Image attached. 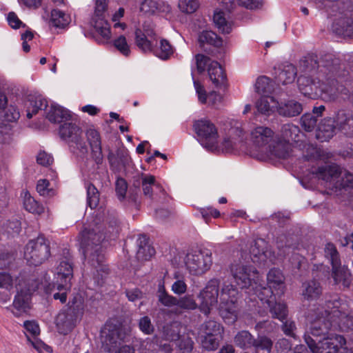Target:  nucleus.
Wrapping results in <instances>:
<instances>
[{
  "mask_svg": "<svg viewBox=\"0 0 353 353\" xmlns=\"http://www.w3.org/2000/svg\"><path fill=\"white\" fill-rule=\"evenodd\" d=\"M301 65L306 71L317 68L319 81L330 85L329 88L322 89L325 94H328L330 100H334L340 94L348 97L352 101L353 91L351 92L340 81L347 72L341 69L340 60L335 55L327 53L322 55L319 60L316 55H310L302 62Z\"/></svg>",
  "mask_w": 353,
  "mask_h": 353,
  "instance_id": "f257e3e1",
  "label": "nucleus"
},
{
  "mask_svg": "<svg viewBox=\"0 0 353 353\" xmlns=\"http://www.w3.org/2000/svg\"><path fill=\"white\" fill-rule=\"evenodd\" d=\"M301 65L306 71L317 68L319 81L330 85L329 88L322 89L325 94H328L330 100H334L340 94L348 97L352 101L353 91L351 92L340 81L347 72L341 69L340 60L335 55L327 53L322 55L319 60L316 55H310L302 62Z\"/></svg>",
  "mask_w": 353,
  "mask_h": 353,
  "instance_id": "f03ea898",
  "label": "nucleus"
},
{
  "mask_svg": "<svg viewBox=\"0 0 353 353\" xmlns=\"http://www.w3.org/2000/svg\"><path fill=\"white\" fill-rule=\"evenodd\" d=\"M332 323L323 316L316 318L312 323L309 332L304 334V341L312 353H353L341 335L327 336Z\"/></svg>",
  "mask_w": 353,
  "mask_h": 353,
  "instance_id": "7ed1b4c3",
  "label": "nucleus"
},
{
  "mask_svg": "<svg viewBox=\"0 0 353 353\" xmlns=\"http://www.w3.org/2000/svg\"><path fill=\"white\" fill-rule=\"evenodd\" d=\"M105 238L99 228L85 229L81 233L80 243L83 253L88 257V263L96 270L98 275L100 272L108 273V268L104 265L105 256L101 245Z\"/></svg>",
  "mask_w": 353,
  "mask_h": 353,
  "instance_id": "20e7f679",
  "label": "nucleus"
},
{
  "mask_svg": "<svg viewBox=\"0 0 353 353\" xmlns=\"http://www.w3.org/2000/svg\"><path fill=\"white\" fill-rule=\"evenodd\" d=\"M322 316L332 323V328L339 327L341 331L353 330V315L350 313L349 306L337 296L325 301L317 318Z\"/></svg>",
  "mask_w": 353,
  "mask_h": 353,
  "instance_id": "39448f33",
  "label": "nucleus"
},
{
  "mask_svg": "<svg viewBox=\"0 0 353 353\" xmlns=\"http://www.w3.org/2000/svg\"><path fill=\"white\" fill-rule=\"evenodd\" d=\"M66 306L58 314L55 320L57 327L63 334L70 331L77 322L81 319L85 308L84 299L80 294H77Z\"/></svg>",
  "mask_w": 353,
  "mask_h": 353,
  "instance_id": "423d86ee",
  "label": "nucleus"
},
{
  "mask_svg": "<svg viewBox=\"0 0 353 353\" xmlns=\"http://www.w3.org/2000/svg\"><path fill=\"white\" fill-rule=\"evenodd\" d=\"M63 258L57 268V281L46 288L48 292H70L71 288L70 280L73 277V262L69 250H63Z\"/></svg>",
  "mask_w": 353,
  "mask_h": 353,
  "instance_id": "0eeeda50",
  "label": "nucleus"
},
{
  "mask_svg": "<svg viewBox=\"0 0 353 353\" xmlns=\"http://www.w3.org/2000/svg\"><path fill=\"white\" fill-rule=\"evenodd\" d=\"M234 343L236 346L247 350L254 348V353L263 352L270 353L273 348L274 342L265 334H258L255 338L249 331L241 330L234 337Z\"/></svg>",
  "mask_w": 353,
  "mask_h": 353,
  "instance_id": "6e6552de",
  "label": "nucleus"
},
{
  "mask_svg": "<svg viewBox=\"0 0 353 353\" xmlns=\"http://www.w3.org/2000/svg\"><path fill=\"white\" fill-rule=\"evenodd\" d=\"M50 256V243L42 235L30 240L25 247L24 259L30 265H39L48 260Z\"/></svg>",
  "mask_w": 353,
  "mask_h": 353,
  "instance_id": "1a4fd4ad",
  "label": "nucleus"
},
{
  "mask_svg": "<svg viewBox=\"0 0 353 353\" xmlns=\"http://www.w3.org/2000/svg\"><path fill=\"white\" fill-rule=\"evenodd\" d=\"M325 256L330 261L332 267V278L336 284L341 283L343 288L350 287L352 279L347 268L341 265L339 254L333 243H328L325 248Z\"/></svg>",
  "mask_w": 353,
  "mask_h": 353,
  "instance_id": "9d476101",
  "label": "nucleus"
},
{
  "mask_svg": "<svg viewBox=\"0 0 353 353\" xmlns=\"http://www.w3.org/2000/svg\"><path fill=\"white\" fill-rule=\"evenodd\" d=\"M185 264L190 274H203L210 268L212 264V252L208 249L192 250L187 254Z\"/></svg>",
  "mask_w": 353,
  "mask_h": 353,
  "instance_id": "9b49d317",
  "label": "nucleus"
},
{
  "mask_svg": "<svg viewBox=\"0 0 353 353\" xmlns=\"http://www.w3.org/2000/svg\"><path fill=\"white\" fill-rule=\"evenodd\" d=\"M230 273L239 288L248 289L259 281V274L252 265L234 263L230 266Z\"/></svg>",
  "mask_w": 353,
  "mask_h": 353,
  "instance_id": "f8f14e48",
  "label": "nucleus"
},
{
  "mask_svg": "<svg viewBox=\"0 0 353 353\" xmlns=\"http://www.w3.org/2000/svg\"><path fill=\"white\" fill-rule=\"evenodd\" d=\"M220 282L219 279H210L197 295L200 300L199 310L206 316L210 314L212 307L218 303Z\"/></svg>",
  "mask_w": 353,
  "mask_h": 353,
  "instance_id": "ddd939ff",
  "label": "nucleus"
},
{
  "mask_svg": "<svg viewBox=\"0 0 353 353\" xmlns=\"http://www.w3.org/2000/svg\"><path fill=\"white\" fill-rule=\"evenodd\" d=\"M194 128L204 148L208 150H214L217 148L218 132L214 123L209 120L201 119L194 123Z\"/></svg>",
  "mask_w": 353,
  "mask_h": 353,
  "instance_id": "4468645a",
  "label": "nucleus"
},
{
  "mask_svg": "<svg viewBox=\"0 0 353 353\" xmlns=\"http://www.w3.org/2000/svg\"><path fill=\"white\" fill-rule=\"evenodd\" d=\"M108 0H96L94 14L92 19V24L96 31L105 39L110 38V26L106 19L105 12Z\"/></svg>",
  "mask_w": 353,
  "mask_h": 353,
  "instance_id": "2eb2a0df",
  "label": "nucleus"
},
{
  "mask_svg": "<svg viewBox=\"0 0 353 353\" xmlns=\"http://www.w3.org/2000/svg\"><path fill=\"white\" fill-rule=\"evenodd\" d=\"M142 187L143 194L152 201L163 202L165 199L166 192L163 187L156 182L152 175L142 174Z\"/></svg>",
  "mask_w": 353,
  "mask_h": 353,
  "instance_id": "dca6fc26",
  "label": "nucleus"
},
{
  "mask_svg": "<svg viewBox=\"0 0 353 353\" xmlns=\"http://www.w3.org/2000/svg\"><path fill=\"white\" fill-rule=\"evenodd\" d=\"M273 136V131L270 128L264 126L255 128L251 133L253 144L263 152L266 151L274 140Z\"/></svg>",
  "mask_w": 353,
  "mask_h": 353,
  "instance_id": "f3484780",
  "label": "nucleus"
},
{
  "mask_svg": "<svg viewBox=\"0 0 353 353\" xmlns=\"http://www.w3.org/2000/svg\"><path fill=\"white\" fill-rule=\"evenodd\" d=\"M334 33L344 37L353 38V10L344 13L332 24Z\"/></svg>",
  "mask_w": 353,
  "mask_h": 353,
  "instance_id": "a211bd4d",
  "label": "nucleus"
},
{
  "mask_svg": "<svg viewBox=\"0 0 353 353\" xmlns=\"http://www.w3.org/2000/svg\"><path fill=\"white\" fill-rule=\"evenodd\" d=\"M86 137L91 148L92 158L97 165L102 164L103 155L99 132L95 129L90 128L86 131Z\"/></svg>",
  "mask_w": 353,
  "mask_h": 353,
  "instance_id": "6ab92c4d",
  "label": "nucleus"
},
{
  "mask_svg": "<svg viewBox=\"0 0 353 353\" xmlns=\"http://www.w3.org/2000/svg\"><path fill=\"white\" fill-rule=\"evenodd\" d=\"M171 10L170 5L157 0H140L139 12L145 15L158 13H168Z\"/></svg>",
  "mask_w": 353,
  "mask_h": 353,
  "instance_id": "aec40b11",
  "label": "nucleus"
},
{
  "mask_svg": "<svg viewBox=\"0 0 353 353\" xmlns=\"http://www.w3.org/2000/svg\"><path fill=\"white\" fill-rule=\"evenodd\" d=\"M310 54H308L307 56L305 57L303 59H302L300 62V67L303 69V72L305 73H314L316 72L318 74L317 79L318 81L316 82L315 79H312L310 77H307L305 75L300 76L298 78L297 83L299 88L301 91V92L304 94L305 96H310L313 92L315 90V89L317 88V83H319L321 81H319V74L318 72L317 68L312 71H306L305 68L301 65L302 62L304 61V60Z\"/></svg>",
  "mask_w": 353,
  "mask_h": 353,
  "instance_id": "412c9836",
  "label": "nucleus"
},
{
  "mask_svg": "<svg viewBox=\"0 0 353 353\" xmlns=\"http://www.w3.org/2000/svg\"><path fill=\"white\" fill-rule=\"evenodd\" d=\"M208 72L210 80L216 88L219 89L226 88L227 76L219 62L212 61L208 68Z\"/></svg>",
  "mask_w": 353,
  "mask_h": 353,
  "instance_id": "4be33fe9",
  "label": "nucleus"
},
{
  "mask_svg": "<svg viewBox=\"0 0 353 353\" xmlns=\"http://www.w3.org/2000/svg\"><path fill=\"white\" fill-rule=\"evenodd\" d=\"M102 343L105 351L113 352L118 345L124 340L125 333L120 328L109 330L108 332H103Z\"/></svg>",
  "mask_w": 353,
  "mask_h": 353,
  "instance_id": "5701e85b",
  "label": "nucleus"
},
{
  "mask_svg": "<svg viewBox=\"0 0 353 353\" xmlns=\"http://www.w3.org/2000/svg\"><path fill=\"white\" fill-rule=\"evenodd\" d=\"M136 257L139 261H149L155 254L154 248L145 234H140L137 240Z\"/></svg>",
  "mask_w": 353,
  "mask_h": 353,
  "instance_id": "b1692460",
  "label": "nucleus"
},
{
  "mask_svg": "<svg viewBox=\"0 0 353 353\" xmlns=\"http://www.w3.org/2000/svg\"><path fill=\"white\" fill-rule=\"evenodd\" d=\"M336 123L339 130L347 136H353V112L339 110L336 115Z\"/></svg>",
  "mask_w": 353,
  "mask_h": 353,
  "instance_id": "393cba45",
  "label": "nucleus"
},
{
  "mask_svg": "<svg viewBox=\"0 0 353 353\" xmlns=\"http://www.w3.org/2000/svg\"><path fill=\"white\" fill-rule=\"evenodd\" d=\"M27 112V117L31 119L39 110L46 109L48 102L41 94H29L25 103Z\"/></svg>",
  "mask_w": 353,
  "mask_h": 353,
  "instance_id": "a878e982",
  "label": "nucleus"
},
{
  "mask_svg": "<svg viewBox=\"0 0 353 353\" xmlns=\"http://www.w3.org/2000/svg\"><path fill=\"white\" fill-rule=\"evenodd\" d=\"M336 128V119H323L317 127L316 138L321 141H328L334 135Z\"/></svg>",
  "mask_w": 353,
  "mask_h": 353,
  "instance_id": "bb28decb",
  "label": "nucleus"
},
{
  "mask_svg": "<svg viewBox=\"0 0 353 353\" xmlns=\"http://www.w3.org/2000/svg\"><path fill=\"white\" fill-rule=\"evenodd\" d=\"M232 130L238 134L239 139L225 138L220 144L216 142L217 148L212 150V152L230 153L238 150L239 145L243 143V130L239 128L232 129Z\"/></svg>",
  "mask_w": 353,
  "mask_h": 353,
  "instance_id": "cd10ccee",
  "label": "nucleus"
},
{
  "mask_svg": "<svg viewBox=\"0 0 353 353\" xmlns=\"http://www.w3.org/2000/svg\"><path fill=\"white\" fill-rule=\"evenodd\" d=\"M219 313L228 323H233L237 319V301H220Z\"/></svg>",
  "mask_w": 353,
  "mask_h": 353,
  "instance_id": "c85d7f7f",
  "label": "nucleus"
},
{
  "mask_svg": "<svg viewBox=\"0 0 353 353\" xmlns=\"http://www.w3.org/2000/svg\"><path fill=\"white\" fill-rule=\"evenodd\" d=\"M303 111L301 103L294 100L278 103L277 112L283 117H293L299 115Z\"/></svg>",
  "mask_w": 353,
  "mask_h": 353,
  "instance_id": "c756f323",
  "label": "nucleus"
},
{
  "mask_svg": "<svg viewBox=\"0 0 353 353\" xmlns=\"http://www.w3.org/2000/svg\"><path fill=\"white\" fill-rule=\"evenodd\" d=\"M108 160L110 168L112 170H120L121 167H125L128 164L130 157L126 150L119 149L116 154L110 151L108 155Z\"/></svg>",
  "mask_w": 353,
  "mask_h": 353,
  "instance_id": "7c9ffc66",
  "label": "nucleus"
},
{
  "mask_svg": "<svg viewBox=\"0 0 353 353\" xmlns=\"http://www.w3.org/2000/svg\"><path fill=\"white\" fill-rule=\"evenodd\" d=\"M198 41L199 46L205 51H207L205 45L215 48H220L223 45L222 39L215 32L209 30L202 31L199 35Z\"/></svg>",
  "mask_w": 353,
  "mask_h": 353,
  "instance_id": "2f4dec72",
  "label": "nucleus"
},
{
  "mask_svg": "<svg viewBox=\"0 0 353 353\" xmlns=\"http://www.w3.org/2000/svg\"><path fill=\"white\" fill-rule=\"evenodd\" d=\"M69 150L71 153L78 158L84 159L88 152V146L82 137V133L74 137V139H70L68 143Z\"/></svg>",
  "mask_w": 353,
  "mask_h": 353,
  "instance_id": "473e14b6",
  "label": "nucleus"
},
{
  "mask_svg": "<svg viewBox=\"0 0 353 353\" xmlns=\"http://www.w3.org/2000/svg\"><path fill=\"white\" fill-rule=\"evenodd\" d=\"M319 179L325 181H330L332 179L338 178L341 174L340 168L336 165L321 166L312 171Z\"/></svg>",
  "mask_w": 353,
  "mask_h": 353,
  "instance_id": "72a5a7b5",
  "label": "nucleus"
},
{
  "mask_svg": "<svg viewBox=\"0 0 353 353\" xmlns=\"http://www.w3.org/2000/svg\"><path fill=\"white\" fill-rule=\"evenodd\" d=\"M70 112L58 105H52L47 113V119L52 123H61L70 119Z\"/></svg>",
  "mask_w": 353,
  "mask_h": 353,
  "instance_id": "f704fd0d",
  "label": "nucleus"
},
{
  "mask_svg": "<svg viewBox=\"0 0 353 353\" xmlns=\"http://www.w3.org/2000/svg\"><path fill=\"white\" fill-rule=\"evenodd\" d=\"M279 102L273 97L262 96L256 103L257 112L264 114L270 115L274 112V108L277 109Z\"/></svg>",
  "mask_w": 353,
  "mask_h": 353,
  "instance_id": "c9c22d12",
  "label": "nucleus"
},
{
  "mask_svg": "<svg viewBox=\"0 0 353 353\" xmlns=\"http://www.w3.org/2000/svg\"><path fill=\"white\" fill-rule=\"evenodd\" d=\"M59 132L60 137L68 143L74 136L82 133V130L75 123L65 121L60 125Z\"/></svg>",
  "mask_w": 353,
  "mask_h": 353,
  "instance_id": "e433bc0d",
  "label": "nucleus"
},
{
  "mask_svg": "<svg viewBox=\"0 0 353 353\" xmlns=\"http://www.w3.org/2000/svg\"><path fill=\"white\" fill-rule=\"evenodd\" d=\"M265 152L280 159H286L289 155V147L285 142L274 139Z\"/></svg>",
  "mask_w": 353,
  "mask_h": 353,
  "instance_id": "4c0bfd02",
  "label": "nucleus"
},
{
  "mask_svg": "<svg viewBox=\"0 0 353 353\" xmlns=\"http://www.w3.org/2000/svg\"><path fill=\"white\" fill-rule=\"evenodd\" d=\"M303 295L307 300L318 299L322 293V288L319 281L311 280L303 283Z\"/></svg>",
  "mask_w": 353,
  "mask_h": 353,
  "instance_id": "58836bf2",
  "label": "nucleus"
},
{
  "mask_svg": "<svg viewBox=\"0 0 353 353\" xmlns=\"http://www.w3.org/2000/svg\"><path fill=\"white\" fill-rule=\"evenodd\" d=\"M268 285L283 293L284 288V276L282 272L277 268L271 269L267 274Z\"/></svg>",
  "mask_w": 353,
  "mask_h": 353,
  "instance_id": "ea45409f",
  "label": "nucleus"
},
{
  "mask_svg": "<svg viewBox=\"0 0 353 353\" xmlns=\"http://www.w3.org/2000/svg\"><path fill=\"white\" fill-rule=\"evenodd\" d=\"M261 280L259 278V281L257 283H254L252 288L254 290L255 294L257 296L261 299V301H264L268 303V306H270V304L273 303L274 299L273 297V288H270L269 285L268 287L263 286L261 283Z\"/></svg>",
  "mask_w": 353,
  "mask_h": 353,
  "instance_id": "a19ab883",
  "label": "nucleus"
},
{
  "mask_svg": "<svg viewBox=\"0 0 353 353\" xmlns=\"http://www.w3.org/2000/svg\"><path fill=\"white\" fill-rule=\"evenodd\" d=\"M28 298L24 294L23 290L17 292L12 303L14 310L12 311L16 316H20L23 313L27 312L29 308Z\"/></svg>",
  "mask_w": 353,
  "mask_h": 353,
  "instance_id": "79ce46f5",
  "label": "nucleus"
},
{
  "mask_svg": "<svg viewBox=\"0 0 353 353\" xmlns=\"http://www.w3.org/2000/svg\"><path fill=\"white\" fill-rule=\"evenodd\" d=\"M296 76V68L292 64H288L279 71L276 79L279 83L283 85L292 83Z\"/></svg>",
  "mask_w": 353,
  "mask_h": 353,
  "instance_id": "37998d69",
  "label": "nucleus"
},
{
  "mask_svg": "<svg viewBox=\"0 0 353 353\" xmlns=\"http://www.w3.org/2000/svg\"><path fill=\"white\" fill-rule=\"evenodd\" d=\"M150 52L162 60H167L172 55L174 50L169 41L162 39L159 46L158 47L157 44L153 46Z\"/></svg>",
  "mask_w": 353,
  "mask_h": 353,
  "instance_id": "c03bdc74",
  "label": "nucleus"
},
{
  "mask_svg": "<svg viewBox=\"0 0 353 353\" xmlns=\"http://www.w3.org/2000/svg\"><path fill=\"white\" fill-rule=\"evenodd\" d=\"M181 325L180 323L174 321L167 324L163 327V335L165 340L170 342H176L181 337L180 332Z\"/></svg>",
  "mask_w": 353,
  "mask_h": 353,
  "instance_id": "a18cd8bd",
  "label": "nucleus"
},
{
  "mask_svg": "<svg viewBox=\"0 0 353 353\" xmlns=\"http://www.w3.org/2000/svg\"><path fill=\"white\" fill-rule=\"evenodd\" d=\"M201 331L203 335H212L221 338L223 336L224 329L223 327L218 322L214 320H208L205 321L201 325Z\"/></svg>",
  "mask_w": 353,
  "mask_h": 353,
  "instance_id": "49530a36",
  "label": "nucleus"
},
{
  "mask_svg": "<svg viewBox=\"0 0 353 353\" xmlns=\"http://www.w3.org/2000/svg\"><path fill=\"white\" fill-rule=\"evenodd\" d=\"M255 89L259 94L263 96H270L274 91V86L270 78L265 76H261L256 79Z\"/></svg>",
  "mask_w": 353,
  "mask_h": 353,
  "instance_id": "de8ad7c7",
  "label": "nucleus"
},
{
  "mask_svg": "<svg viewBox=\"0 0 353 353\" xmlns=\"http://www.w3.org/2000/svg\"><path fill=\"white\" fill-rule=\"evenodd\" d=\"M134 34L137 46L144 53L151 52L152 47L155 46V42L146 37L143 33H142L141 29H137Z\"/></svg>",
  "mask_w": 353,
  "mask_h": 353,
  "instance_id": "09e8293b",
  "label": "nucleus"
},
{
  "mask_svg": "<svg viewBox=\"0 0 353 353\" xmlns=\"http://www.w3.org/2000/svg\"><path fill=\"white\" fill-rule=\"evenodd\" d=\"M24 208L32 214H41L44 212V207L37 201L28 192H26L23 199Z\"/></svg>",
  "mask_w": 353,
  "mask_h": 353,
  "instance_id": "8fccbe9b",
  "label": "nucleus"
},
{
  "mask_svg": "<svg viewBox=\"0 0 353 353\" xmlns=\"http://www.w3.org/2000/svg\"><path fill=\"white\" fill-rule=\"evenodd\" d=\"M87 205L91 209H95L99 204L100 193L97 188L92 183L86 186Z\"/></svg>",
  "mask_w": 353,
  "mask_h": 353,
  "instance_id": "3c124183",
  "label": "nucleus"
},
{
  "mask_svg": "<svg viewBox=\"0 0 353 353\" xmlns=\"http://www.w3.org/2000/svg\"><path fill=\"white\" fill-rule=\"evenodd\" d=\"M176 306L182 310L190 311L199 309V305L196 303L192 294H185L177 299Z\"/></svg>",
  "mask_w": 353,
  "mask_h": 353,
  "instance_id": "603ef678",
  "label": "nucleus"
},
{
  "mask_svg": "<svg viewBox=\"0 0 353 353\" xmlns=\"http://www.w3.org/2000/svg\"><path fill=\"white\" fill-rule=\"evenodd\" d=\"M265 244L264 240L259 239L253 241L250 244V253L251 259L254 263L256 261V259H260L265 254Z\"/></svg>",
  "mask_w": 353,
  "mask_h": 353,
  "instance_id": "864d4df0",
  "label": "nucleus"
},
{
  "mask_svg": "<svg viewBox=\"0 0 353 353\" xmlns=\"http://www.w3.org/2000/svg\"><path fill=\"white\" fill-rule=\"evenodd\" d=\"M297 241V236H287L285 234H281L276 239V246L279 250H282L283 248L295 249L298 245Z\"/></svg>",
  "mask_w": 353,
  "mask_h": 353,
  "instance_id": "5fc2aeb1",
  "label": "nucleus"
},
{
  "mask_svg": "<svg viewBox=\"0 0 353 353\" xmlns=\"http://www.w3.org/2000/svg\"><path fill=\"white\" fill-rule=\"evenodd\" d=\"M177 299L178 298L169 294L163 285L159 286L158 290V301L163 305L168 307L176 306Z\"/></svg>",
  "mask_w": 353,
  "mask_h": 353,
  "instance_id": "6e6d98bb",
  "label": "nucleus"
},
{
  "mask_svg": "<svg viewBox=\"0 0 353 353\" xmlns=\"http://www.w3.org/2000/svg\"><path fill=\"white\" fill-rule=\"evenodd\" d=\"M269 307L273 318L278 319L281 322L285 320L288 316V308L285 303L275 302L274 304L271 303Z\"/></svg>",
  "mask_w": 353,
  "mask_h": 353,
  "instance_id": "4d7b16f0",
  "label": "nucleus"
},
{
  "mask_svg": "<svg viewBox=\"0 0 353 353\" xmlns=\"http://www.w3.org/2000/svg\"><path fill=\"white\" fill-rule=\"evenodd\" d=\"M223 339V336L221 338L212 335H201V343L203 348L208 351H213L218 348L220 341Z\"/></svg>",
  "mask_w": 353,
  "mask_h": 353,
  "instance_id": "13d9d810",
  "label": "nucleus"
},
{
  "mask_svg": "<svg viewBox=\"0 0 353 353\" xmlns=\"http://www.w3.org/2000/svg\"><path fill=\"white\" fill-rule=\"evenodd\" d=\"M238 290L232 284L224 283L220 294V301H237Z\"/></svg>",
  "mask_w": 353,
  "mask_h": 353,
  "instance_id": "bf43d9fd",
  "label": "nucleus"
},
{
  "mask_svg": "<svg viewBox=\"0 0 353 353\" xmlns=\"http://www.w3.org/2000/svg\"><path fill=\"white\" fill-rule=\"evenodd\" d=\"M215 26L223 34H229L231 30V25L226 21L223 12H216L213 17Z\"/></svg>",
  "mask_w": 353,
  "mask_h": 353,
  "instance_id": "052dcab7",
  "label": "nucleus"
},
{
  "mask_svg": "<svg viewBox=\"0 0 353 353\" xmlns=\"http://www.w3.org/2000/svg\"><path fill=\"white\" fill-rule=\"evenodd\" d=\"M318 119L312 113H305L301 118L302 128L307 132L313 131L317 126Z\"/></svg>",
  "mask_w": 353,
  "mask_h": 353,
  "instance_id": "680f3d73",
  "label": "nucleus"
},
{
  "mask_svg": "<svg viewBox=\"0 0 353 353\" xmlns=\"http://www.w3.org/2000/svg\"><path fill=\"white\" fill-rule=\"evenodd\" d=\"M51 23L57 28H63L68 23L65 14L57 9H54L51 12Z\"/></svg>",
  "mask_w": 353,
  "mask_h": 353,
  "instance_id": "e2e57ef3",
  "label": "nucleus"
},
{
  "mask_svg": "<svg viewBox=\"0 0 353 353\" xmlns=\"http://www.w3.org/2000/svg\"><path fill=\"white\" fill-rule=\"evenodd\" d=\"M299 132V129L297 126L290 123L283 125L281 128L282 136L288 141H296Z\"/></svg>",
  "mask_w": 353,
  "mask_h": 353,
  "instance_id": "0e129e2a",
  "label": "nucleus"
},
{
  "mask_svg": "<svg viewBox=\"0 0 353 353\" xmlns=\"http://www.w3.org/2000/svg\"><path fill=\"white\" fill-rule=\"evenodd\" d=\"M50 182L47 179H40L37 184V192L43 196L52 197L55 195V190L53 188H49Z\"/></svg>",
  "mask_w": 353,
  "mask_h": 353,
  "instance_id": "69168bd1",
  "label": "nucleus"
},
{
  "mask_svg": "<svg viewBox=\"0 0 353 353\" xmlns=\"http://www.w3.org/2000/svg\"><path fill=\"white\" fill-rule=\"evenodd\" d=\"M179 8L183 12L193 13L199 8V2L197 0H179Z\"/></svg>",
  "mask_w": 353,
  "mask_h": 353,
  "instance_id": "338daca9",
  "label": "nucleus"
},
{
  "mask_svg": "<svg viewBox=\"0 0 353 353\" xmlns=\"http://www.w3.org/2000/svg\"><path fill=\"white\" fill-rule=\"evenodd\" d=\"M139 327L145 334H152L154 331V327L152 324L150 318L148 316H143L139 319Z\"/></svg>",
  "mask_w": 353,
  "mask_h": 353,
  "instance_id": "774afa93",
  "label": "nucleus"
}]
</instances>
